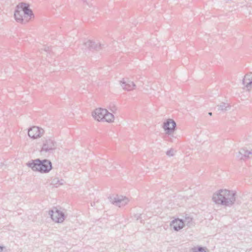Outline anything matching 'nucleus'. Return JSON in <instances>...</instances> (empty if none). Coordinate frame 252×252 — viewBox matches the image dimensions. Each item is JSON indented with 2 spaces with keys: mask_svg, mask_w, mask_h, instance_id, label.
I'll list each match as a JSON object with an SVG mask.
<instances>
[{
  "mask_svg": "<svg viewBox=\"0 0 252 252\" xmlns=\"http://www.w3.org/2000/svg\"><path fill=\"white\" fill-rule=\"evenodd\" d=\"M236 193L232 190L220 189L214 193L212 200L217 204L231 206L236 200Z\"/></svg>",
  "mask_w": 252,
  "mask_h": 252,
  "instance_id": "obj_1",
  "label": "nucleus"
},
{
  "mask_svg": "<svg viewBox=\"0 0 252 252\" xmlns=\"http://www.w3.org/2000/svg\"><path fill=\"white\" fill-rule=\"evenodd\" d=\"M27 165L33 171L41 173H48L52 168V162L48 159L39 158L32 159L27 163Z\"/></svg>",
  "mask_w": 252,
  "mask_h": 252,
  "instance_id": "obj_2",
  "label": "nucleus"
},
{
  "mask_svg": "<svg viewBox=\"0 0 252 252\" xmlns=\"http://www.w3.org/2000/svg\"><path fill=\"white\" fill-rule=\"evenodd\" d=\"M57 142L52 138L44 139L42 141V147L40 150L41 155L48 156L53 154L57 148Z\"/></svg>",
  "mask_w": 252,
  "mask_h": 252,
  "instance_id": "obj_3",
  "label": "nucleus"
},
{
  "mask_svg": "<svg viewBox=\"0 0 252 252\" xmlns=\"http://www.w3.org/2000/svg\"><path fill=\"white\" fill-rule=\"evenodd\" d=\"M21 12H23L25 16H34L32 10L30 8V4L27 3L23 2L19 3L16 7L14 16H22Z\"/></svg>",
  "mask_w": 252,
  "mask_h": 252,
  "instance_id": "obj_4",
  "label": "nucleus"
},
{
  "mask_svg": "<svg viewBox=\"0 0 252 252\" xmlns=\"http://www.w3.org/2000/svg\"><path fill=\"white\" fill-rule=\"evenodd\" d=\"M108 198L112 204L119 207L126 205L129 201L128 199L126 197L117 194L112 195Z\"/></svg>",
  "mask_w": 252,
  "mask_h": 252,
  "instance_id": "obj_5",
  "label": "nucleus"
},
{
  "mask_svg": "<svg viewBox=\"0 0 252 252\" xmlns=\"http://www.w3.org/2000/svg\"><path fill=\"white\" fill-rule=\"evenodd\" d=\"M49 215L50 216L52 220L57 223H61L64 220L65 216L64 213L60 210L54 208L52 210L49 211Z\"/></svg>",
  "mask_w": 252,
  "mask_h": 252,
  "instance_id": "obj_6",
  "label": "nucleus"
},
{
  "mask_svg": "<svg viewBox=\"0 0 252 252\" xmlns=\"http://www.w3.org/2000/svg\"><path fill=\"white\" fill-rule=\"evenodd\" d=\"M176 123L172 119H168L163 123L162 127L167 135H171L176 129Z\"/></svg>",
  "mask_w": 252,
  "mask_h": 252,
  "instance_id": "obj_7",
  "label": "nucleus"
},
{
  "mask_svg": "<svg viewBox=\"0 0 252 252\" xmlns=\"http://www.w3.org/2000/svg\"><path fill=\"white\" fill-rule=\"evenodd\" d=\"M44 130L37 126H32L29 129L28 135L32 139H36L41 137L44 134Z\"/></svg>",
  "mask_w": 252,
  "mask_h": 252,
  "instance_id": "obj_8",
  "label": "nucleus"
},
{
  "mask_svg": "<svg viewBox=\"0 0 252 252\" xmlns=\"http://www.w3.org/2000/svg\"><path fill=\"white\" fill-rule=\"evenodd\" d=\"M106 109L101 108H98L95 109L92 112L93 117L97 121H103L105 115H106Z\"/></svg>",
  "mask_w": 252,
  "mask_h": 252,
  "instance_id": "obj_9",
  "label": "nucleus"
},
{
  "mask_svg": "<svg viewBox=\"0 0 252 252\" xmlns=\"http://www.w3.org/2000/svg\"><path fill=\"white\" fill-rule=\"evenodd\" d=\"M242 83L247 91H250L252 90V72L245 75Z\"/></svg>",
  "mask_w": 252,
  "mask_h": 252,
  "instance_id": "obj_10",
  "label": "nucleus"
},
{
  "mask_svg": "<svg viewBox=\"0 0 252 252\" xmlns=\"http://www.w3.org/2000/svg\"><path fill=\"white\" fill-rule=\"evenodd\" d=\"M170 226L176 231H178L183 228L184 222L183 219H175L170 223Z\"/></svg>",
  "mask_w": 252,
  "mask_h": 252,
  "instance_id": "obj_11",
  "label": "nucleus"
},
{
  "mask_svg": "<svg viewBox=\"0 0 252 252\" xmlns=\"http://www.w3.org/2000/svg\"><path fill=\"white\" fill-rule=\"evenodd\" d=\"M120 84L123 89L126 91H131L133 90L135 87L134 83L129 80H125L120 81Z\"/></svg>",
  "mask_w": 252,
  "mask_h": 252,
  "instance_id": "obj_12",
  "label": "nucleus"
},
{
  "mask_svg": "<svg viewBox=\"0 0 252 252\" xmlns=\"http://www.w3.org/2000/svg\"><path fill=\"white\" fill-rule=\"evenodd\" d=\"M250 156H252V150H248L246 148H242L237 155V157L240 159H244V158H249Z\"/></svg>",
  "mask_w": 252,
  "mask_h": 252,
  "instance_id": "obj_13",
  "label": "nucleus"
},
{
  "mask_svg": "<svg viewBox=\"0 0 252 252\" xmlns=\"http://www.w3.org/2000/svg\"><path fill=\"white\" fill-rule=\"evenodd\" d=\"M98 43H95L91 40H88L83 44L86 48H88L89 50H96L100 49V44L98 45Z\"/></svg>",
  "mask_w": 252,
  "mask_h": 252,
  "instance_id": "obj_14",
  "label": "nucleus"
},
{
  "mask_svg": "<svg viewBox=\"0 0 252 252\" xmlns=\"http://www.w3.org/2000/svg\"><path fill=\"white\" fill-rule=\"evenodd\" d=\"M217 108L218 111L225 112L230 109L231 106L229 103L221 102L220 104L217 105Z\"/></svg>",
  "mask_w": 252,
  "mask_h": 252,
  "instance_id": "obj_15",
  "label": "nucleus"
},
{
  "mask_svg": "<svg viewBox=\"0 0 252 252\" xmlns=\"http://www.w3.org/2000/svg\"><path fill=\"white\" fill-rule=\"evenodd\" d=\"M14 18L17 22L21 24H26L32 19V17H14Z\"/></svg>",
  "mask_w": 252,
  "mask_h": 252,
  "instance_id": "obj_16",
  "label": "nucleus"
},
{
  "mask_svg": "<svg viewBox=\"0 0 252 252\" xmlns=\"http://www.w3.org/2000/svg\"><path fill=\"white\" fill-rule=\"evenodd\" d=\"M184 222V226L186 225L188 227H190L193 225L192 218L189 216L186 215L184 219L183 220Z\"/></svg>",
  "mask_w": 252,
  "mask_h": 252,
  "instance_id": "obj_17",
  "label": "nucleus"
},
{
  "mask_svg": "<svg viewBox=\"0 0 252 252\" xmlns=\"http://www.w3.org/2000/svg\"><path fill=\"white\" fill-rule=\"evenodd\" d=\"M114 119V116L112 113L109 112L106 109V115L104 116L103 120L108 123H111L113 122Z\"/></svg>",
  "mask_w": 252,
  "mask_h": 252,
  "instance_id": "obj_18",
  "label": "nucleus"
},
{
  "mask_svg": "<svg viewBox=\"0 0 252 252\" xmlns=\"http://www.w3.org/2000/svg\"><path fill=\"white\" fill-rule=\"evenodd\" d=\"M207 250L206 248L197 246L191 249V252H207Z\"/></svg>",
  "mask_w": 252,
  "mask_h": 252,
  "instance_id": "obj_19",
  "label": "nucleus"
},
{
  "mask_svg": "<svg viewBox=\"0 0 252 252\" xmlns=\"http://www.w3.org/2000/svg\"><path fill=\"white\" fill-rule=\"evenodd\" d=\"M108 109L113 113H116L117 110V107L113 103H111L109 104Z\"/></svg>",
  "mask_w": 252,
  "mask_h": 252,
  "instance_id": "obj_20",
  "label": "nucleus"
},
{
  "mask_svg": "<svg viewBox=\"0 0 252 252\" xmlns=\"http://www.w3.org/2000/svg\"><path fill=\"white\" fill-rule=\"evenodd\" d=\"M175 152L176 151L173 149H170L166 152V154L168 157H173Z\"/></svg>",
  "mask_w": 252,
  "mask_h": 252,
  "instance_id": "obj_21",
  "label": "nucleus"
},
{
  "mask_svg": "<svg viewBox=\"0 0 252 252\" xmlns=\"http://www.w3.org/2000/svg\"><path fill=\"white\" fill-rule=\"evenodd\" d=\"M63 180H61V181L59 180L58 179H55L53 181V183L54 184H59V185H62L63 184Z\"/></svg>",
  "mask_w": 252,
  "mask_h": 252,
  "instance_id": "obj_22",
  "label": "nucleus"
},
{
  "mask_svg": "<svg viewBox=\"0 0 252 252\" xmlns=\"http://www.w3.org/2000/svg\"><path fill=\"white\" fill-rule=\"evenodd\" d=\"M83 3H86L89 7H91L93 5V3L91 2V1L90 0H83Z\"/></svg>",
  "mask_w": 252,
  "mask_h": 252,
  "instance_id": "obj_23",
  "label": "nucleus"
},
{
  "mask_svg": "<svg viewBox=\"0 0 252 252\" xmlns=\"http://www.w3.org/2000/svg\"><path fill=\"white\" fill-rule=\"evenodd\" d=\"M173 138H174L173 133H172L171 135H167V140L168 141L172 142Z\"/></svg>",
  "mask_w": 252,
  "mask_h": 252,
  "instance_id": "obj_24",
  "label": "nucleus"
},
{
  "mask_svg": "<svg viewBox=\"0 0 252 252\" xmlns=\"http://www.w3.org/2000/svg\"><path fill=\"white\" fill-rule=\"evenodd\" d=\"M7 252V250L5 247L0 246V252Z\"/></svg>",
  "mask_w": 252,
  "mask_h": 252,
  "instance_id": "obj_25",
  "label": "nucleus"
},
{
  "mask_svg": "<svg viewBox=\"0 0 252 252\" xmlns=\"http://www.w3.org/2000/svg\"><path fill=\"white\" fill-rule=\"evenodd\" d=\"M44 50L45 52H48L50 51V48L49 47L45 46L44 47Z\"/></svg>",
  "mask_w": 252,
  "mask_h": 252,
  "instance_id": "obj_26",
  "label": "nucleus"
},
{
  "mask_svg": "<svg viewBox=\"0 0 252 252\" xmlns=\"http://www.w3.org/2000/svg\"><path fill=\"white\" fill-rule=\"evenodd\" d=\"M144 89L146 91L147 93H150V91L149 90L148 87L146 88L145 87H144Z\"/></svg>",
  "mask_w": 252,
  "mask_h": 252,
  "instance_id": "obj_27",
  "label": "nucleus"
},
{
  "mask_svg": "<svg viewBox=\"0 0 252 252\" xmlns=\"http://www.w3.org/2000/svg\"><path fill=\"white\" fill-rule=\"evenodd\" d=\"M4 166V164L2 162H0V169H2V167Z\"/></svg>",
  "mask_w": 252,
  "mask_h": 252,
  "instance_id": "obj_28",
  "label": "nucleus"
},
{
  "mask_svg": "<svg viewBox=\"0 0 252 252\" xmlns=\"http://www.w3.org/2000/svg\"><path fill=\"white\" fill-rule=\"evenodd\" d=\"M150 90H156V89L152 86H150Z\"/></svg>",
  "mask_w": 252,
  "mask_h": 252,
  "instance_id": "obj_29",
  "label": "nucleus"
},
{
  "mask_svg": "<svg viewBox=\"0 0 252 252\" xmlns=\"http://www.w3.org/2000/svg\"><path fill=\"white\" fill-rule=\"evenodd\" d=\"M141 214H140L138 215V216L137 217H136V219L137 220H139L141 218Z\"/></svg>",
  "mask_w": 252,
  "mask_h": 252,
  "instance_id": "obj_30",
  "label": "nucleus"
},
{
  "mask_svg": "<svg viewBox=\"0 0 252 252\" xmlns=\"http://www.w3.org/2000/svg\"><path fill=\"white\" fill-rule=\"evenodd\" d=\"M208 114H209L210 116H212V112H209V113H208Z\"/></svg>",
  "mask_w": 252,
  "mask_h": 252,
  "instance_id": "obj_31",
  "label": "nucleus"
}]
</instances>
